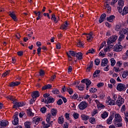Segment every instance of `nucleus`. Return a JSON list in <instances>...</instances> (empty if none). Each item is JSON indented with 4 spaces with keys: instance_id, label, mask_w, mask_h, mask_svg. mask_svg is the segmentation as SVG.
<instances>
[{
    "instance_id": "nucleus-1",
    "label": "nucleus",
    "mask_w": 128,
    "mask_h": 128,
    "mask_svg": "<svg viewBox=\"0 0 128 128\" xmlns=\"http://www.w3.org/2000/svg\"><path fill=\"white\" fill-rule=\"evenodd\" d=\"M116 40H118V36H113L108 38L107 42L108 46L104 49V52H110V48H112V47L114 46V42Z\"/></svg>"
},
{
    "instance_id": "nucleus-2",
    "label": "nucleus",
    "mask_w": 128,
    "mask_h": 128,
    "mask_svg": "<svg viewBox=\"0 0 128 128\" xmlns=\"http://www.w3.org/2000/svg\"><path fill=\"white\" fill-rule=\"evenodd\" d=\"M116 90L119 92H124L126 90V86L124 84L120 83L117 85Z\"/></svg>"
},
{
    "instance_id": "nucleus-3",
    "label": "nucleus",
    "mask_w": 128,
    "mask_h": 128,
    "mask_svg": "<svg viewBox=\"0 0 128 128\" xmlns=\"http://www.w3.org/2000/svg\"><path fill=\"white\" fill-rule=\"evenodd\" d=\"M78 106L80 110H84L88 108V103L85 101H82L79 104Z\"/></svg>"
},
{
    "instance_id": "nucleus-4",
    "label": "nucleus",
    "mask_w": 128,
    "mask_h": 128,
    "mask_svg": "<svg viewBox=\"0 0 128 128\" xmlns=\"http://www.w3.org/2000/svg\"><path fill=\"white\" fill-rule=\"evenodd\" d=\"M118 4L119 6L118 7V11L120 14L122 12V6L124 4V0H118Z\"/></svg>"
},
{
    "instance_id": "nucleus-5",
    "label": "nucleus",
    "mask_w": 128,
    "mask_h": 128,
    "mask_svg": "<svg viewBox=\"0 0 128 128\" xmlns=\"http://www.w3.org/2000/svg\"><path fill=\"white\" fill-rule=\"evenodd\" d=\"M40 96V92L38 90L32 92V102H34L36 100V98Z\"/></svg>"
},
{
    "instance_id": "nucleus-6",
    "label": "nucleus",
    "mask_w": 128,
    "mask_h": 128,
    "mask_svg": "<svg viewBox=\"0 0 128 128\" xmlns=\"http://www.w3.org/2000/svg\"><path fill=\"white\" fill-rule=\"evenodd\" d=\"M122 122V120L120 115L118 114H115L114 122Z\"/></svg>"
},
{
    "instance_id": "nucleus-7",
    "label": "nucleus",
    "mask_w": 128,
    "mask_h": 128,
    "mask_svg": "<svg viewBox=\"0 0 128 128\" xmlns=\"http://www.w3.org/2000/svg\"><path fill=\"white\" fill-rule=\"evenodd\" d=\"M124 99L122 98V96L119 95L118 97V100L116 101V104H118V106H122V104H124Z\"/></svg>"
},
{
    "instance_id": "nucleus-8",
    "label": "nucleus",
    "mask_w": 128,
    "mask_h": 128,
    "mask_svg": "<svg viewBox=\"0 0 128 128\" xmlns=\"http://www.w3.org/2000/svg\"><path fill=\"white\" fill-rule=\"evenodd\" d=\"M55 100L56 99H54V98H53L52 96H50L46 99H45V104H52L53 102H54Z\"/></svg>"
},
{
    "instance_id": "nucleus-9",
    "label": "nucleus",
    "mask_w": 128,
    "mask_h": 128,
    "mask_svg": "<svg viewBox=\"0 0 128 128\" xmlns=\"http://www.w3.org/2000/svg\"><path fill=\"white\" fill-rule=\"evenodd\" d=\"M15 114L16 115H14V120L12 122L14 126H16V124H18V113L16 112H15Z\"/></svg>"
},
{
    "instance_id": "nucleus-10",
    "label": "nucleus",
    "mask_w": 128,
    "mask_h": 128,
    "mask_svg": "<svg viewBox=\"0 0 128 128\" xmlns=\"http://www.w3.org/2000/svg\"><path fill=\"white\" fill-rule=\"evenodd\" d=\"M42 119L40 118L34 117L33 118L32 124H38V122H42Z\"/></svg>"
},
{
    "instance_id": "nucleus-11",
    "label": "nucleus",
    "mask_w": 128,
    "mask_h": 128,
    "mask_svg": "<svg viewBox=\"0 0 128 128\" xmlns=\"http://www.w3.org/2000/svg\"><path fill=\"white\" fill-rule=\"evenodd\" d=\"M114 50L116 52H122V45H116L114 46Z\"/></svg>"
},
{
    "instance_id": "nucleus-12",
    "label": "nucleus",
    "mask_w": 128,
    "mask_h": 128,
    "mask_svg": "<svg viewBox=\"0 0 128 128\" xmlns=\"http://www.w3.org/2000/svg\"><path fill=\"white\" fill-rule=\"evenodd\" d=\"M8 124V122L6 120H2L0 121V126L4 128V126H6Z\"/></svg>"
},
{
    "instance_id": "nucleus-13",
    "label": "nucleus",
    "mask_w": 128,
    "mask_h": 128,
    "mask_svg": "<svg viewBox=\"0 0 128 128\" xmlns=\"http://www.w3.org/2000/svg\"><path fill=\"white\" fill-rule=\"evenodd\" d=\"M108 58H104L102 60V62H101V66H108Z\"/></svg>"
},
{
    "instance_id": "nucleus-14",
    "label": "nucleus",
    "mask_w": 128,
    "mask_h": 128,
    "mask_svg": "<svg viewBox=\"0 0 128 128\" xmlns=\"http://www.w3.org/2000/svg\"><path fill=\"white\" fill-rule=\"evenodd\" d=\"M106 14L104 13L100 16L98 20L100 24H102V22L104 20V18H106Z\"/></svg>"
},
{
    "instance_id": "nucleus-15",
    "label": "nucleus",
    "mask_w": 128,
    "mask_h": 128,
    "mask_svg": "<svg viewBox=\"0 0 128 128\" xmlns=\"http://www.w3.org/2000/svg\"><path fill=\"white\" fill-rule=\"evenodd\" d=\"M9 16L14 20V22H16L18 20V18H16V14H14V12H9Z\"/></svg>"
},
{
    "instance_id": "nucleus-16",
    "label": "nucleus",
    "mask_w": 128,
    "mask_h": 128,
    "mask_svg": "<svg viewBox=\"0 0 128 128\" xmlns=\"http://www.w3.org/2000/svg\"><path fill=\"white\" fill-rule=\"evenodd\" d=\"M26 106V103L24 102H17L16 105H14V108H20Z\"/></svg>"
},
{
    "instance_id": "nucleus-17",
    "label": "nucleus",
    "mask_w": 128,
    "mask_h": 128,
    "mask_svg": "<svg viewBox=\"0 0 128 128\" xmlns=\"http://www.w3.org/2000/svg\"><path fill=\"white\" fill-rule=\"evenodd\" d=\"M26 114L28 116H32V110L30 107L26 109Z\"/></svg>"
},
{
    "instance_id": "nucleus-18",
    "label": "nucleus",
    "mask_w": 128,
    "mask_h": 128,
    "mask_svg": "<svg viewBox=\"0 0 128 128\" xmlns=\"http://www.w3.org/2000/svg\"><path fill=\"white\" fill-rule=\"evenodd\" d=\"M116 18V16L114 15L110 16L109 17L106 18V20L109 22H114V20Z\"/></svg>"
},
{
    "instance_id": "nucleus-19",
    "label": "nucleus",
    "mask_w": 128,
    "mask_h": 128,
    "mask_svg": "<svg viewBox=\"0 0 128 128\" xmlns=\"http://www.w3.org/2000/svg\"><path fill=\"white\" fill-rule=\"evenodd\" d=\"M20 84V82H12L10 84V86L11 88H12V86H18Z\"/></svg>"
},
{
    "instance_id": "nucleus-20",
    "label": "nucleus",
    "mask_w": 128,
    "mask_h": 128,
    "mask_svg": "<svg viewBox=\"0 0 128 128\" xmlns=\"http://www.w3.org/2000/svg\"><path fill=\"white\" fill-rule=\"evenodd\" d=\"M113 119H114V115H111L108 118L107 120L106 124H111L112 121V120Z\"/></svg>"
},
{
    "instance_id": "nucleus-21",
    "label": "nucleus",
    "mask_w": 128,
    "mask_h": 128,
    "mask_svg": "<svg viewBox=\"0 0 128 128\" xmlns=\"http://www.w3.org/2000/svg\"><path fill=\"white\" fill-rule=\"evenodd\" d=\"M48 124H46V122H42V126L44 128H50V122H47Z\"/></svg>"
},
{
    "instance_id": "nucleus-22",
    "label": "nucleus",
    "mask_w": 128,
    "mask_h": 128,
    "mask_svg": "<svg viewBox=\"0 0 128 128\" xmlns=\"http://www.w3.org/2000/svg\"><path fill=\"white\" fill-rule=\"evenodd\" d=\"M52 84H50L45 85L44 86L42 87V90H48L50 88H52Z\"/></svg>"
},
{
    "instance_id": "nucleus-23",
    "label": "nucleus",
    "mask_w": 128,
    "mask_h": 128,
    "mask_svg": "<svg viewBox=\"0 0 128 128\" xmlns=\"http://www.w3.org/2000/svg\"><path fill=\"white\" fill-rule=\"evenodd\" d=\"M76 88H78L79 90L82 91L84 90V84H81L79 86H76Z\"/></svg>"
},
{
    "instance_id": "nucleus-24",
    "label": "nucleus",
    "mask_w": 128,
    "mask_h": 128,
    "mask_svg": "<svg viewBox=\"0 0 128 128\" xmlns=\"http://www.w3.org/2000/svg\"><path fill=\"white\" fill-rule=\"evenodd\" d=\"M122 25L121 24L116 25V26L115 27V30L116 32H122Z\"/></svg>"
},
{
    "instance_id": "nucleus-25",
    "label": "nucleus",
    "mask_w": 128,
    "mask_h": 128,
    "mask_svg": "<svg viewBox=\"0 0 128 128\" xmlns=\"http://www.w3.org/2000/svg\"><path fill=\"white\" fill-rule=\"evenodd\" d=\"M128 14V7L125 6L122 10V16Z\"/></svg>"
},
{
    "instance_id": "nucleus-26",
    "label": "nucleus",
    "mask_w": 128,
    "mask_h": 128,
    "mask_svg": "<svg viewBox=\"0 0 128 128\" xmlns=\"http://www.w3.org/2000/svg\"><path fill=\"white\" fill-rule=\"evenodd\" d=\"M81 118L82 120H88L90 118V116L84 114L81 115Z\"/></svg>"
},
{
    "instance_id": "nucleus-27",
    "label": "nucleus",
    "mask_w": 128,
    "mask_h": 128,
    "mask_svg": "<svg viewBox=\"0 0 128 128\" xmlns=\"http://www.w3.org/2000/svg\"><path fill=\"white\" fill-rule=\"evenodd\" d=\"M76 57L77 58L78 60H82V53L80 52L76 53Z\"/></svg>"
},
{
    "instance_id": "nucleus-28",
    "label": "nucleus",
    "mask_w": 128,
    "mask_h": 128,
    "mask_svg": "<svg viewBox=\"0 0 128 128\" xmlns=\"http://www.w3.org/2000/svg\"><path fill=\"white\" fill-rule=\"evenodd\" d=\"M50 118H52V114L50 113H48L46 116V122H50Z\"/></svg>"
},
{
    "instance_id": "nucleus-29",
    "label": "nucleus",
    "mask_w": 128,
    "mask_h": 128,
    "mask_svg": "<svg viewBox=\"0 0 128 128\" xmlns=\"http://www.w3.org/2000/svg\"><path fill=\"white\" fill-rule=\"evenodd\" d=\"M120 36L118 38V40L122 42L124 38V35L122 34V32H119Z\"/></svg>"
},
{
    "instance_id": "nucleus-30",
    "label": "nucleus",
    "mask_w": 128,
    "mask_h": 128,
    "mask_svg": "<svg viewBox=\"0 0 128 128\" xmlns=\"http://www.w3.org/2000/svg\"><path fill=\"white\" fill-rule=\"evenodd\" d=\"M94 66V63L92 61L90 62V64L89 66H88L86 68V70H88V72H90V70H92V68Z\"/></svg>"
},
{
    "instance_id": "nucleus-31",
    "label": "nucleus",
    "mask_w": 128,
    "mask_h": 128,
    "mask_svg": "<svg viewBox=\"0 0 128 128\" xmlns=\"http://www.w3.org/2000/svg\"><path fill=\"white\" fill-rule=\"evenodd\" d=\"M114 124L116 128H120L122 126V122H114Z\"/></svg>"
},
{
    "instance_id": "nucleus-32",
    "label": "nucleus",
    "mask_w": 128,
    "mask_h": 128,
    "mask_svg": "<svg viewBox=\"0 0 128 128\" xmlns=\"http://www.w3.org/2000/svg\"><path fill=\"white\" fill-rule=\"evenodd\" d=\"M64 118L62 116L61 117H58V124H64Z\"/></svg>"
},
{
    "instance_id": "nucleus-33",
    "label": "nucleus",
    "mask_w": 128,
    "mask_h": 128,
    "mask_svg": "<svg viewBox=\"0 0 128 128\" xmlns=\"http://www.w3.org/2000/svg\"><path fill=\"white\" fill-rule=\"evenodd\" d=\"M108 114L106 112H104L102 114V118H108Z\"/></svg>"
},
{
    "instance_id": "nucleus-34",
    "label": "nucleus",
    "mask_w": 128,
    "mask_h": 128,
    "mask_svg": "<svg viewBox=\"0 0 128 128\" xmlns=\"http://www.w3.org/2000/svg\"><path fill=\"white\" fill-rule=\"evenodd\" d=\"M52 116H56V114H58V110H56L52 109L50 111Z\"/></svg>"
},
{
    "instance_id": "nucleus-35",
    "label": "nucleus",
    "mask_w": 128,
    "mask_h": 128,
    "mask_svg": "<svg viewBox=\"0 0 128 128\" xmlns=\"http://www.w3.org/2000/svg\"><path fill=\"white\" fill-rule=\"evenodd\" d=\"M100 70H96L93 74V76H94V78H98V75L96 74H98L100 73Z\"/></svg>"
},
{
    "instance_id": "nucleus-36",
    "label": "nucleus",
    "mask_w": 128,
    "mask_h": 128,
    "mask_svg": "<svg viewBox=\"0 0 128 128\" xmlns=\"http://www.w3.org/2000/svg\"><path fill=\"white\" fill-rule=\"evenodd\" d=\"M69 54H70V56H74V58H76V52L72 50H70Z\"/></svg>"
},
{
    "instance_id": "nucleus-37",
    "label": "nucleus",
    "mask_w": 128,
    "mask_h": 128,
    "mask_svg": "<svg viewBox=\"0 0 128 128\" xmlns=\"http://www.w3.org/2000/svg\"><path fill=\"white\" fill-rule=\"evenodd\" d=\"M66 90L70 94H72V93L74 92V91L72 90V89L70 88H66Z\"/></svg>"
},
{
    "instance_id": "nucleus-38",
    "label": "nucleus",
    "mask_w": 128,
    "mask_h": 128,
    "mask_svg": "<svg viewBox=\"0 0 128 128\" xmlns=\"http://www.w3.org/2000/svg\"><path fill=\"white\" fill-rule=\"evenodd\" d=\"M88 36H87V40L88 42H90V40H92V38H94V37L92 36V34H88Z\"/></svg>"
},
{
    "instance_id": "nucleus-39",
    "label": "nucleus",
    "mask_w": 128,
    "mask_h": 128,
    "mask_svg": "<svg viewBox=\"0 0 128 128\" xmlns=\"http://www.w3.org/2000/svg\"><path fill=\"white\" fill-rule=\"evenodd\" d=\"M110 62L112 66H114V64H116V60H114V58H112L110 59Z\"/></svg>"
},
{
    "instance_id": "nucleus-40",
    "label": "nucleus",
    "mask_w": 128,
    "mask_h": 128,
    "mask_svg": "<svg viewBox=\"0 0 128 128\" xmlns=\"http://www.w3.org/2000/svg\"><path fill=\"white\" fill-rule=\"evenodd\" d=\"M77 46L79 48H84V44L82 42V41L79 40L78 42H77Z\"/></svg>"
},
{
    "instance_id": "nucleus-41",
    "label": "nucleus",
    "mask_w": 128,
    "mask_h": 128,
    "mask_svg": "<svg viewBox=\"0 0 128 128\" xmlns=\"http://www.w3.org/2000/svg\"><path fill=\"white\" fill-rule=\"evenodd\" d=\"M42 12H38V16L36 18V20H38L40 18H42Z\"/></svg>"
},
{
    "instance_id": "nucleus-42",
    "label": "nucleus",
    "mask_w": 128,
    "mask_h": 128,
    "mask_svg": "<svg viewBox=\"0 0 128 128\" xmlns=\"http://www.w3.org/2000/svg\"><path fill=\"white\" fill-rule=\"evenodd\" d=\"M94 64H95L96 66H99L100 64V60L98 59V58H96L94 60Z\"/></svg>"
},
{
    "instance_id": "nucleus-43",
    "label": "nucleus",
    "mask_w": 128,
    "mask_h": 128,
    "mask_svg": "<svg viewBox=\"0 0 128 128\" xmlns=\"http://www.w3.org/2000/svg\"><path fill=\"white\" fill-rule=\"evenodd\" d=\"M40 111L42 114H46V107L42 108L40 110Z\"/></svg>"
},
{
    "instance_id": "nucleus-44",
    "label": "nucleus",
    "mask_w": 128,
    "mask_h": 128,
    "mask_svg": "<svg viewBox=\"0 0 128 128\" xmlns=\"http://www.w3.org/2000/svg\"><path fill=\"white\" fill-rule=\"evenodd\" d=\"M72 116L75 118V120H78V118L80 116V114L78 113H74L72 114Z\"/></svg>"
},
{
    "instance_id": "nucleus-45",
    "label": "nucleus",
    "mask_w": 128,
    "mask_h": 128,
    "mask_svg": "<svg viewBox=\"0 0 128 128\" xmlns=\"http://www.w3.org/2000/svg\"><path fill=\"white\" fill-rule=\"evenodd\" d=\"M90 122V124H94V122H96V118H90L89 119Z\"/></svg>"
},
{
    "instance_id": "nucleus-46",
    "label": "nucleus",
    "mask_w": 128,
    "mask_h": 128,
    "mask_svg": "<svg viewBox=\"0 0 128 128\" xmlns=\"http://www.w3.org/2000/svg\"><path fill=\"white\" fill-rule=\"evenodd\" d=\"M26 114L24 112H22L19 114L20 118H22V116H26Z\"/></svg>"
},
{
    "instance_id": "nucleus-47",
    "label": "nucleus",
    "mask_w": 128,
    "mask_h": 128,
    "mask_svg": "<svg viewBox=\"0 0 128 128\" xmlns=\"http://www.w3.org/2000/svg\"><path fill=\"white\" fill-rule=\"evenodd\" d=\"M52 92L54 94H60V90L57 89H54L52 91Z\"/></svg>"
},
{
    "instance_id": "nucleus-48",
    "label": "nucleus",
    "mask_w": 128,
    "mask_h": 128,
    "mask_svg": "<svg viewBox=\"0 0 128 128\" xmlns=\"http://www.w3.org/2000/svg\"><path fill=\"white\" fill-rule=\"evenodd\" d=\"M121 32V34H126L128 33V31L124 29V28H122V30H121V32Z\"/></svg>"
},
{
    "instance_id": "nucleus-49",
    "label": "nucleus",
    "mask_w": 128,
    "mask_h": 128,
    "mask_svg": "<svg viewBox=\"0 0 128 128\" xmlns=\"http://www.w3.org/2000/svg\"><path fill=\"white\" fill-rule=\"evenodd\" d=\"M94 48H91V50H90L88 51V52L86 53V54H94Z\"/></svg>"
},
{
    "instance_id": "nucleus-50",
    "label": "nucleus",
    "mask_w": 128,
    "mask_h": 128,
    "mask_svg": "<svg viewBox=\"0 0 128 128\" xmlns=\"http://www.w3.org/2000/svg\"><path fill=\"white\" fill-rule=\"evenodd\" d=\"M56 104L58 106H62V99H59L56 102Z\"/></svg>"
},
{
    "instance_id": "nucleus-51",
    "label": "nucleus",
    "mask_w": 128,
    "mask_h": 128,
    "mask_svg": "<svg viewBox=\"0 0 128 128\" xmlns=\"http://www.w3.org/2000/svg\"><path fill=\"white\" fill-rule=\"evenodd\" d=\"M60 98H62L64 104L66 103V102H68V100H66V98L62 96H60Z\"/></svg>"
},
{
    "instance_id": "nucleus-52",
    "label": "nucleus",
    "mask_w": 128,
    "mask_h": 128,
    "mask_svg": "<svg viewBox=\"0 0 128 128\" xmlns=\"http://www.w3.org/2000/svg\"><path fill=\"white\" fill-rule=\"evenodd\" d=\"M40 76H44V71L41 70L40 72Z\"/></svg>"
},
{
    "instance_id": "nucleus-53",
    "label": "nucleus",
    "mask_w": 128,
    "mask_h": 128,
    "mask_svg": "<svg viewBox=\"0 0 128 128\" xmlns=\"http://www.w3.org/2000/svg\"><path fill=\"white\" fill-rule=\"evenodd\" d=\"M97 90H98V89L96 88H91L90 90V92H92L93 94H94V92H96Z\"/></svg>"
},
{
    "instance_id": "nucleus-54",
    "label": "nucleus",
    "mask_w": 128,
    "mask_h": 128,
    "mask_svg": "<svg viewBox=\"0 0 128 128\" xmlns=\"http://www.w3.org/2000/svg\"><path fill=\"white\" fill-rule=\"evenodd\" d=\"M91 84H92V82H90V80L89 79H87L86 83V86H90Z\"/></svg>"
},
{
    "instance_id": "nucleus-55",
    "label": "nucleus",
    "mask_w": 128,
    "mask_h": 128,
    "mask_svg": "<svg viewBox=\"0 0 128 128\" xmlns=\"http://www.w3.org/2000/svg\"><path fill=\"white\" fill-rule=\"evenodd\" d=\"M122 64V61H118L116 62V66H118V68H120Z\"/></svg>"
},
{
    "instance_id": "nucleus-56",
    "label": "nucleus",
    "mask_w": 128,
    "mask_h": 128,
    "mask_svg": "<svg viewBox=\"0 0 128 128\" xmlns=\"http://www.w3.org/2000/svg\"><path fill=\"white\" fill-rule=\"evenodd\" d=\"M114 100H110L109 106H114Z\"/></svg>"
},
{
    "instance_id": "nucleus-57",
    "label": "nucleus",
    "mask_w": 128,
    "mask_h": 128,
    "mask_svg": "<svg viewBox=\"0 0 128 128\" xmlns=\"http://www.w3.org/2000/svg\"><path fill=\"white\" fill-rule=\"evenodd\" d=\"M78 98V94L76 93L74 94V96H72V98H74V100H76Z\"/></svg>"
},
{
    "instance_id": "nucleus-58",
    "label": "nucleus",
    "mask_w": 128,
    "mask_h": 128,
    "mask_svg": "<svg viewBox=\"0 0 128 128\" xmlns=\"http://www.w3.org/2000/svg\"><path fill=\"white\" fill-rule=\"evenodd\" d=\"M106 96V94H104V93H101L100 95V98L102 100L104 98V96Z\"/></svg>"
},
{
    "instance_id": "nucleus-59",
    "label": "nucleus",
    "mask_w": 128,
    "mask_h": 128,
    "mask_svg": "<svg viewBox=\"0 0 128 128\" xmlns=\"http://www.w3.org/2000/svg\"><path fill=\"white\" fill-rule=\"evenodd\" d=\"M118 0H112V2H111V6H114V4L118 2Z\"/></svg>"
},
{
    "instance_id": "nucleus-60",
    "label": "nucleus",
    "mask_w": 128,
    "mask_h": 128,
    "mask_svg": "<svg viewBox=\"0 0 128 128\" xmlns=\"http://www.w3.org/2000/svg\"><path fill=\"white\" fill-rule=\"evenodd\" d=\"M10 72V71H6V72L3 73L2 76H6Z\"/></svg>"
},
{
    "instance_id": "nucleus-61",
    "label": "nucleus",
    "mask_w": 128,
    "mask_h": 128,
    "mask_svg": "<svg viewBox=\"0 0 128 128\" xmlns=\"http://www.w3.org/2000/svg\"><path fill=\"white\" fill-rule=\"evenodd\" d=\"M63 128H68V122H65V123L64 124Z\"/></svg>"
},
{
    "instance_id": "nucleus-62",
    "label": "nucleus",
    "mask_w": 128,
    "mask_h": 128,
    "mask_svg": "<svg viewBox=\"0 0 128 128\" xmlns=\"http://www.w3.org/2000/svg\"><path fill=\"white\" fill-rule=\"evenodd\" d=\"M50 94H44V95H43V96L44 98H50Z\"/></svg>"
},
{
    "instance_id": "nucleus-63",
    "label": "nucleus",
    "mask_w": 128,
    "mask_h": 128,
    "mask_svg": "<svg viewBox=\"0 0 128 128\" xmlns=\"http://www.w3.org/2000/svg\"><path fill=\"white\" fill-rule=\"evenodd\" d=\"M65 116H66V120H70V114L66 113Z\"/></svg>"
},
{
    "instance_id": "nucleus-64",
    "label": "nucleus",
    "mask_w": 128,
    "mask_h": 128,
    "mask_svg": "<svg viewBox=\"0 0 128 128\" xmlns=\"http://www.w3.org/2000/svg\"><path fill=\"white\" fill-rule=\"evenodd\" d=\"M104 83L102 82H100L97 84L98 88H101V86H103Z\"/></svg>"
}]
</instances>
